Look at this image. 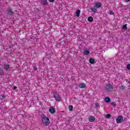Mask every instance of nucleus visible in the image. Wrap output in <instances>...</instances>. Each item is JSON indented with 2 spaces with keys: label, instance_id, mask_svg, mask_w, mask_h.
<instances>
[{
  "label": "nucleus",
  "instance_id": "obj_1",
  "mask_svg": "<svg viewBox=\"0 0 130 130\" xmlns=\"http://www.w3.org/2000/svg\"><path fill=\"white\" fill-rule=\"evenodd\" d=\"M41 117L42 118V121L43 125L45 126H48L50 124V120L46 115L44 114L41 115Z\"/></svg>",
  "mask_w": 130,
  "mask_h": 130
},
{
  "label": "nucleus",
  "instance_id": "obj_2",
  "mask_svg": "<svg viewBox=\"0 0 130 130\" xmlns=\"http://www.w3.org/2000/svg\"><path fill=\"white\" fill-rule=\"evenodd\" d=\"M102 7V5L100 2H96L94 5V6L91 8V11L93 14H96L97 12V9H100Z\"/></svg>",
  "mask_w": 130,
  "mask_h": 130
},
{
  "label": "nucleus",
  "instance_id": "obj_3",
  "mask_svg": "<svg viewBox=\"0 0 130 130\" xmlns=\"http://www.w3.org/2000/svg\"><path fill=\"white\" fill-rule=\"evenodd\" d=\"M53 98H54L55 100L58 102H60V101H61V96L57 91H55L53 93Z\"/></svg>",
  "mask_w": 130,
  "mask_h": 130
},
{
  "label": "nucleus",
  "instance_id": "obj_4",
  "mask_svg": "<svg viewBox=\"0 0 130 130\" xmlns=\"http://www.w3.org/2000/svg\"><path fill=\"white\" fill-rule=\"evenodd\" d=\"M15 13L13 11V9L9 8L7 10V16L8 17H14Z\"/></svg>",
  "mask_w": 130,
  "mask_h": 130
},
{
  "label": "nucleus",
  "instance_id": "obj_5",
  "mask_svg": "<svg viewBox=\"0 0 130 130\" xmlns=\"http://www.w3.org/2000/svg\"><path fill=\"white\" fill-rule=\"evenodd\" d=\"M123 120V117L122 115L119 116L116 118L117 123H121Z\"/></svg>",
  "mask_w": 130,
  "mask_h": 130
},
{
  "label": "nucleus",
  "instance_id": "obj_6",
  "mask_svg": "<svg viewBox=\"0 0 130 130\" xmlns=\"http://www.w3.org/2000/svg\"><path fill=\"white\" fill-rule=\"evenodd\" d=\"M106 89L108 92H110L112 90H113V87L111 84H109L106 86Z\"/></svg>",
  "mask_w": 130,
  "mask_h": 130
},
{
  "label": "nucleus",
  "instance_id": "obj_7",
  "mask_svg": "<svg viewBox=\"0 0 130 130\" xmlns=\"http://www.w3.org/2000/svg\"><path fill=\"white\" fill-rule=\"evenodd\" d=\"M4 69L6 71H9V70H10V64H4Z\"/></svg>",
  "mask_w": 130,
  "mask_h": 130
},
{
  "label": "nucleus",
  "instance_id": "obj_8",
  "mask_svg": "<svg viewBox=\"0 0 130 130\" xmlns=\"http://www.w3.org/2000/svg\"><path fill=\"white\" fill-rule=\"evenodd\" d=\"M41 3L43 6H48V3L47 0H41Z\"/></svg>",
  "mask_w": 130,
  "mask_h": 130
},
{
  "label": "nucleus",
  "instance_id": "obj_9",
  "mask_svg": "<svg viewBox=\"0 0 130 130\" xmlns=\"http://www.w3.org/2000/svg\"><path fill=\"white\" fill-rule=\"evenodd\" d=\"M49 111L50 112V113L53 114L55 113V110L54 109V108L53 107H50L49 109Z\"/></svg>",
  "mask_w": 130,
  "mask_h": 130
},
{
  "label": "nucleus",
  "instance_id": "obj_10",
  "mask_svg": "<svg viewBox=\"0 0 130 130\" xmlns=\"http://www.w3.org/2000/svg\"><path fill=\"white\" fill-rule=\"evenodd\" d=\"M89 121H90V122H93V121H95V117L91 116L88 118Z\"/></svg>",
  "mask_w": 130,
  "mask_h": 130
},
{
  "label": "nucleus",
  "instance_id": "obj_11",
  "mask_svg": "<svg viewBox=\"0 0 130 130\" xmlns=\"http://www.w3.org/2000/svg\"><path fill=\"white\" fill-rule=\"evenodd\" d=\"M0 99L2 101H6V95L5 94L0 95Z\"/></svg>",
  "mask_w": 130,
  "mask_h": 130
},
{
  "label": "nucleus",
  "instance_id": "obj_12",
  "mask_svg": "<svg viewBox=\"0 0 130 130\" xmlns=\"http://www.w3.org/2000/svg\"><path fill=\"white\" fill-rule=\"evenodd\" d=\"M90 54V51L89 50H85L83 52L84 55H89Z\"/></svg>",
  "mask_w": 130,
  "mask_h": 130
},
{
  "label": "nucleus",
  "instance_id": "obj_13",
  "mask_svg": "<svg viewBox=\"0 0 130 130\" xmlns=\"http://www.w3.org/2000/svg\"><path fill=\"white\" fill-rule=\"evenodd\" d=\"M89 61L91 63V64H94L95 63V59L92 58H90L89 59Z\"/></svg>",
  "mask_w": 130,
  "mask_h": 130
},
{
  "label": "nucleus",
  "instance_id": "obj_14",
  "mask_svg": "<svg viewBox=\"0 0 130 130\" xmlns=\"http://www.w3.org/2000/svg\"><path fill=\"white\" fill-rule=\"evenodd\" d=\"M79 88H86V84L85 83H80L79 85Z\"/></svg>",
  "mask_w": 130,
  "mask_h": 130
},
{
  "label": "nucleus",
  "instance_id": "obj_15",
  "mask_svg": "<svg viewBox=\"0 0 130 130\" xmlns=\"http://www.w3.org/2000/svg\"><path fill=\"white\" fill-rule=\"evenodd\" d=\"M80 14H81V10L78 9L76 11V17L79 18L80 17Z\"/></svg>",
  "mask_w": 130,
  "mask_h": 130
},
{
  "label": "nucleus",
  "instance_id": "obj_16",
  "mask_svg": "<svg viewBox=\"0 0 130 130\" xmlns=\"http://www.w3.org/2000/svg\"><path fill=\"white\" fill-rule=\"evenodd\" d=\"M105 102L106 103H109L110 102V98L109 97H107L105 99Z\"/></svg>",
  "mask_w": 130,
  "mask_h": 130
},
{
  "label": "nucleus",
  "instance_id": "obj_17",
  "mask_svg": "<svg viewBox=\"0 0 130 130\" xmlns=\"http://www.w3.org/2000/svg\"><path fill=\"white\" fill-rule=\"evenodd\" d=\"M0 76H5V72L1 68H0Z\"/></svg>",
  "mask_w": 130,
  "mask_h": 130
},
{
  "label": "nucleus",
  "instance_id": "obj_18",
  "mask_svg": "<svg viewBox=\"0 0 130 130\" xmlns=\"http://www.w3.org/2000/svg\"><path fill=\"white\" fill-rule=\"evenodd\" d=\"M93 20H94V19L92 17V16H89L88 17V22H93Z\"/></svg>",
  "mask_w": 130,
  "mask_h": 130
},
{
  "label": "nucleus",
  "instance_id": "obj_19",
  "mask_svg": "<svg viewBox=\"0 0 130 130\" xmlns=\"http://www.w3.org/2000/svg\"><path fill=\"white\" fill-rule=\"evenodd\" d=\"M126 26H127V24H124L122 26V28L123 30H127V27Z\"/></svg>",
  "mask_w": 130,
  "mask_h": 130
},
{
  "label": "nucleus",
  "instance_id": "obj_20",
  "mask_svg": "<svg viewBox=\"0 0 130 130\" xmlns=\"http://www.w3.org/2000/svg\"><path fill=\"white\" fill-rule=\"evenodd\" d=\"M105 118H109L110 117H111V115H110V114H106L105 116Z\"/></svg>",
  "mask_w": 130,
  "mask_h": 130
},
{
  "label": "nucleus",
  "instance_id": "obj_21",
  "mask_svg": "<svg viewBox=\"0 0 130 130\" xmlns=\"http://www.w3.org/2000/svg\"><path fill=\"white\" fill-rule=\"evenodd\" d=\"M73 108H74V107H73L72 105H70L69 106V109L70 111H73Z\"/></svg>",
  "mask_w": 130,
  "mask_h": 130
},
{
  "label": "nucleus",
  "instance_id": "obj_22",
  "mask_svg": "<svg viewBox=\"0 0 130 130\" xmlns=\"http://www.w3.org/2000/svg\"><path fill=\"white\" fill-rule=\"evenodd\" d=\"M127 71H130V63H128L126 65V67Z\"/></svg>",
  "mask_w": 130,
  "mask_h": 130
},
{
  "label": "nucleus",
  "instance_id": "obj_23",
  "mask_svg": "<svg viewBox=\"0 0 130 130\" xmlns=\"http://www.w3.org/2000/svg\"><path fill=\"white\" fill-rule=\"evenodd\" d=\"M119 88H120V89H121V90H124V89H125V87L123 85H121L119 87Z\"/></svg>",
  "mask_w": 130,
  "mask_h": 130
},
{
  "label": "nucleus",
  "instance_id": "obj_24",
  "mask_svg": "<svg viewBox=\"0 0 130 130\" xmlns=\"http://www.w3.org/2000/svg\"><path fill=\"white\" fill-rule=\"evenodd\" d=\"M111 105H112L114 107H116V104H115V103L112 102V103H111Z\"/></svg>",
  "mask_w": 130,
  "mask_h": 130
},
{
  "label": "nucleus",
  "instance_id": "obj_25",
  "mask_svg": "<svg viewBox=\"0 0 130 130\" xmlns=\"http://www.w3.org/2000/svg\"><path fill=\"white\" fill-rule=\"evenodd\" d=\"M110 15H114V12H113L112 11H109Z\"/></svg>",
  "mask_w": 130,
  "mask_h": 130
},
{
  "label": "nucleus",
  "instance_id": "obj_26",
  "mask_svg": "<svg viewBox=\"0 0 130 130\" xmlns=\"http://www.w3.org/2000/svg\"><path fill=\"white\" fill-rule=\"evenodd\" d=\"M100 105H99V104L98 103H96L95 104V107H96V108H98V107H99Z\"/></svg>",
  "mask_w": 130,
  "mask_h": 130
},
{
  "label": "nucleus",
  "instance_id": "obj_27",
  "mask_svg": "<svg viewBox=\"0 0 130 130\" xmlns=\"http://www.w3.org/2000/svg\"><path fill=\"white\" fill-rule=\"evenodd\" d=\"M34 70L35 71H37V70H38L37 67H34Z\"/></svg>",
  "mask_w": 130,
  "mask_h": 130
},
{
  "label": "nucleus",
  "instance_id": "obj_28",
  "mask_svg": "<svg viewBox=\"0 0 130 130\" xmlns=\"http://www.w3.org/2000/svg\"><path fill=\"white\" fill-rule=\"evenodd\" d=\"M49 2H50V3H53L54 2V0H48Z\"/></svg>",
  "mask_w": 130,
  "mask_h": 130
},
{
  "label": "nucleus",
  "instance_id": "obj_29",
  "mask_svg": "<svg viewBox=\"0 0 130 130\" xmlns=\"http://www.w3.org/2000/svg\"><path fill=\"white\" fill-rule=\"evenodd\" d=\"M13 89L14 90H16V89H17V86H14Z\"/></svg>",
  "mask_w": 130,
  "mask_h": 130
},
{
  "label": "nucleus",
  "instance_id": "obj_30",
  "mask_svg": "<svg viewBox=\"0 0 130 130\" xmlns=\"http://www.w3.org/2000/svg\"><path fill=\"white\" fill-rule=\"evenodd\" d=\"M126 3H128V2H130V0H125Z\"/></svg>",
  "mask_w": 130,
  "mask_h": 130
},
{
  "label": "nucleus",
  "instance_id": "obj_31",
  "mask_svg": "<svg viewBox=\"0 0 130 130\" xmlns=\"http://www.w3.org/2000/svg\"><path fill=\"white\" fill-rule=\"evenodd\" d=\"M128 83L129 84V87H130V81L128 82Z\"/></svg>",
  "mask_w": 130,
  "mask_h": 130
}]
</instances>
